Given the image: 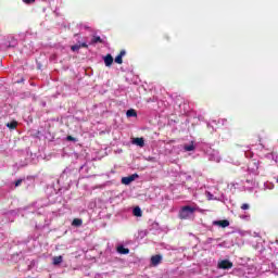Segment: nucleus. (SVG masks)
Instances as JSON below:
<instances>
[{"label":"nucleus","mask_w":278,"mask_h":278,"mask_svg":"<svg viewBox=\"0 0 278 278\" xmlns=\"http://www.w3.org/2000/svg\"><path fill=\"white\" fill-rule=\"evenodd\" d=\"M80 49H81V46L79 45L72 46V51H79Z\"/></svg>","instance_id":"f3484780"},{"label":"nucleus","mask_w":278,"mask_h":278,"mask_svg":"<svg viewBox=\"0 0 278 278\" xmlns=\"http://www.w3.org/2000/svg\"><path fill=\"white\" fill-rule=\"evenodd\" d=\"M105 45V41L99 37V36H93L91 39V45Z\"/></svg>","instance_id":"6e6552de"},{"label":"nucleus","mask_w":278,"mask_h":278,"mask_svg":"<svg viewBox=\"0 0 278 278\" xmlns=\"http://www.w3.org/2000/svg\"><path fill=\"white\" fill-rule=\"evenodd\" d=\"M83 224L84 222L79 218H74L72 222L73 227H81Z\"/></svg>","instance_id":"ddd939ff"},{"label":"nucleus","mask_w":278,"mask_h":278,"mask_svg":"<svg viewBox=\"0 0 278 278\" xmlns=\"http://www.w3.org/2000/svg\"><path fill=\"white\" fill-rule=\"evenodd\" d=\"M126 116H127L128 118L136 117V116H138V113L136 112V110L130 109V110H128V111L126 112Z\"/></svg>","instance_id":"f8f14e48"},{"label":"nucleus","mask_w":278,"mask_h":278,"mask_svg":"<svg viewBox=\"0 0 278 278\" xmlns=\"http://www.w3.org/2000/svg\"><path fill=\"white\" fill-rule=\"evenodd\" d=\"M127 55V51L121 50L119 54L115 58V63L116 64H123V58Z\"/></svg>","instance_id":"0eeeda50"},{"label":"nucleus","mask_w":278,"mask_h":278,"mask_svg":"<svg viewBox=\"0 0 278 278\" xmlns=\"http://www.w3.org/2000/svg\"><path fill=\"white\" fill-rule=\"evenodd\" d=\"M21 184H23V179H17L15 181V187L18 188V186H21Z\"/></svg>","instance_id":"aec40b11"},{"label":"nucleus","mask_w":278,"mask_h":278,"mask_svg":"<svg viewBox=\"0 0 278 278\" xmlns=\"http://www.w3.org/2000/svg\"><path fill=\"white\" fill-rule=\"evenodd\" d=\"M249 207H250V206H249L248 203H244V204L241 205V210H249Z\"/></svg>","instance_id":"4be33fe9"},{"label":"nucleus","mask_w":278,"mask_h":278,"mask_svg":"<svg viewBox=\"0 0 278 278\" xmlns=\"http://www.w3.org/2000/svg\"><path fill=\"white\" fill-rule=\"evenodd\" d=\"M79 47L81 48H84V49H88V43H86V42H83L81 45H79Z\"/></svg>","instance_id":"5701e85b"},{"label":"nucleus","mask_w":278,"mask_h":278,"mask_svg":"<svg viewBox=\"0 0 278 278\" xmlns=\"http://www.w3.org/2000/svg\"><path fill=\"white\" fill-rule=\"evenodd\" d=\"M213 225H215V227H223V229H225L226 227H229V220L227 219L214 220Z\"/></svg>","instance_id":"20e7f679"},{"label":"nucleus","mask_w":278,"mask_h":278,"mask_svg":"<svg viewBox=\"0 0 278 278\" xmlns=\"http://www.w3.org/2000/svg\"><path fill=\"white\" fill-rule=\"evenodd\" d=\"M132 214H134V216H137L138 218L142 217V210L140 208V206H136L132 210Z\"/></svg>","instance_id":"9b49d317"},{"label":"nucleus","mask_w":278,"mask_h":278,"mask_svg":"<svg viewBox=\"0 0 278 278\" xmlns=\"http://www.w3.org/2000/svg\"><path fill=\"white\" fill-rule=\"evenodd\" d=\"M197 212V208L192 207V206H182L180 212H179V218L180 220H188V218H190V215Z\"/></svg>","instance_id":"f257e3e1"},{"label":"nucleus","mask_w":278,"mask_h":278,"mask_svg":"<svg viewBox=\"0 0 278 278\" xmlns=\"http://www.w3.org/2000/svg\"><path fill=\"white\" fill-rule=\"evenodd\" d=\"M66 140H68L70 142H75V137L73 136H67Z\"/></svg>","instance_id":"6ab92c4d"},{"label":"nucleus","mask_w":278,"mask_h":278,"mask_svg":"<svg viewBox=\"0 0 278 278\" xmlns=\"http://www.w3.org/2000/svg\"><path fill=\"white\" fill-rule=\"evenodd\" d=\"M164 38H165L166 40H169L168 35H165Z\"/></svg>","instance_id":"b1692460"},{"label":"nucleus","mask_w":278,"mask_h":278,"mask_svg":"<svg viewBox=\"0 0 278 278\" xmlns=\"http://www.w3.org/2000/svg\"><path fill=\"white\" fill-rule=\"evenodd\" d=\"M206 194H207V200L212 201V199L214 198V194H212L211 192H207Z\"/></svg>","instance_id":"412c9836"},{"label":"nucleus","mask_w":278,"mask_h":278,"mask_svg":"<svg viewBox=\"0 0 278 278\" xmlns=\"http://www.w3.org/2000/svg\"><path fill=\"white\" fill-rule=\"evenodd\" d=\"M7 127H9V129H16V127H18V122L12 121L11 123L7 124Z\"/></svg>","instance_id":"4468645a"},{"label":"nucleus","mask_w":278,"mask_h":278,"mask_svg":"<svg viewBox=\"0 0 278 278\" xmlns=\"http://www.w3.org/2000/svg\"><path fill=\"white\" fill-rule=\"evenodd\" d=\"M136 179H138V174H132L130 176L123 177L122 178V184L124 186H129V184H131V181H136Z\"/></svg>","instance_id":"7ed1b4c3"},{"label":"nucleus","mask_w":278,"mask_h":278,"mask_svg":"<svg viewBox=\"0 0 278 278\" xmlns=\"http://www.w3.org/2000/svg\"><path fill=\"white\" fill-rule=\"evenodd\" d=\"M103 61H104L105 66L110 67V66H112V64H114V56H112V54H106L103 58Z\"/></svg>","instance_id":"423d86ee"},{"label":"nucleus","mask_w":278,"mask_h":278,"mask_svg":"<svg viewBox=\"0 0 278 278\" xmlns=\"http://www.w3.org/2000/svg\"><path fill=\"white\" fill-rule=\"evenodd\" d=\"M54 266H58V264H62V256H55L53 258Z\"/></svg>","instance_id":"2eb2a0df"},{"label":"nucleus","mask_w":278,"mask_h":278,"mask_svg":"<svg viewBox=\"0 0 278 278\" xmlns=\"http://www.w3.org/2000/svg\"><path fill=\"white\" fill-rule=\"evenodd\" d=\"M184 149H185V151H194V144L191 143L189 146H185Z\"/></svg>","instance_id":"dca6fc26"},{"label":"nucleus","mask_w":278,"mask_h":278,"mask_svg":"<svg viewBox=\"0 0 278 278\" xmlns=\"http://www.w3.org/2000/svg\"><path fill=\"white\" fill-rule=\"evenodd\" d=\"M132 144H137V147H144V138H135Z\"/></svg>","instance_id":"9d476101"},{"label":"nucleus","mask_w":278,"mask_h":278,"mask_svg":"<svg viewBox=\"0 0 278 278\" xmlns=\"http://www.w3.org/2000/svg\"><path fill=\"white\" fill-rule=\"evenodd\" d=\"M218 268L222 270H229V268H233V263H231L229 260H224L218 263Z\"/></svg>","instance_id":"f03ea898"},{"label":"nucleus","mask_w":278,"mask_h":278,"mask_svg":"<svg viewBox=\"0 0 278 278\" xmlns=\"http://www.w3.org/2000/svg\"><path fill=\"white\" fill-rule=\"evenodd\" d=\"M151 264L153 266H160V264H162V255H160V254L153 255L151 257Z\"/></svg>","instance_id":"39448f33"},{"label":"nucleus","mask_w":278,"mask_h":278,"mask_svg":"<svg viewBox=\"0 0 278 278\" xmlns=\"http://www.w3.org/2000/svg\"><path fill=\"white\" fill-rule=\"evenodd\" d=\"M26 5H30V3H36V0H23Z\"/></svg>","instance_id":"a211bd4d"},{"label":"nucleus","mask_w":278,"mask_h":278,"mask_svg":"<svg viewBox=\"0 0 278 278\" xmlns=\"http://www.w3.org/2000/svg\"><path fill=\"white\" fill-rule=\"evenodd\" d=\"M117 253H121V255H129V249L119 245L117 247Z\"/></svg>","instance_id":"1a4fd4ad"}]
</instances>
